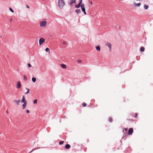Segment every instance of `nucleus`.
Listing matches in <instances>:
<instances>
[{
    "instance_id": "obj_18",
    "label": "nucleus",
    "mask_w": 153,
    "mask_h": 153,
    "mask_svg": "<svg viewBox=\"0 0 153 153\" xmlns=\"http://www.w3.org/2000/svg\"><path fill=\"white\" fill-rule=\"evenodd\" d=\"M80 5H79V4L78 5H75V7L76 8H78L80 7Z\"/></svg>"
},
{
    "instance_id": "obj_17",
    "label": "nucleus",
    "mask_w": 153,
    "mask_h": 153,
    "mask_svg": "<svg viewBox=\"0 0 153 153\" xmlns=\"http://www.w3.org/2000/svg\"><path fill=\"white\" fill-rule=\"evenodd\" d=\"M32 81L34 82H35L36 80V78L34 77L32 78Z\"/></svg>"
},
{
    "instance_id": "obj_42",
    "label": "nucleus",
    "mask_w": 153,
    "mask_h": 153,
    "mask_svg": "<svg viewBox=\"0 0 153 153\" xmlns=\"http://www.w3.org/2000/svg\"><path fill=\"white\" fill-rule=\"evenodd\" d=\"M7 112H8V111H7Z\"/></svg>"
},
{
    "instance_id": "obj_30",
    "label": "nucleus",
    "mask_w": 153,
    "mask_h": 153,
    "mask_svg": "<svg viewBox=\"0 0 153 153\" xmlns=\"http://www.w3.org/2000/svg\"><path fill=\"white\" fill-rule=\"evenodd\" d=\"M37 102V100H35L33 101V103L34 104H36Z\"/></svg>"
},
{
    "instance_id": "obj_6",
    "label": "nucleus",
    "mask_w": 153,
    "mask_h": 153,
    "mask_svg": "<svg viewBox=\"0 0 153 153\" xmlns=\"http://www.w3.org/2000/svg\"><path fill=\"white\" fill-rule=\"evenodd\" d=\"M133 131V129L132 128H130L128 131V133L129 135L131 134Z\"/></svg>"
},
{
    "instance_id": "obj_15",
    "label": "nucleus",
    "mask_w": 153,
    "mask_h": 153,
    "mask_svg": "<svg viewBox=\"0 0 153 153\" xmlns=\"http://www.w3.org/2000/svg\"><path fill=\"white\" fill-rule=\"evenodd\" d=\"M145 50V48L143 47H141L140 48V51L141 52H143Z\"/></svg>"
},
{
    "instance_id": "obj_9",
    "label": "nucleus",
    "mask_w": 153,
    "mask_h": 153,
    "mask_svg": "<svg viewBox=\"0 0 153 153\" xmlns=\"http://www.w3.org/2000/svg\"><path fill=\"white\" fill-rule=\"evenodd\" d=\"M21 102H23L24 103L25 102H27L24 96H23L22 99L21 100Z\"/></svg>"
},
{
    "instance_id": "obj_27",
    "label": "nucleus",
    "mask_w": 153,
    "mask_h": 153,
    "mask_svg": "<svg viewBox=\"0 0 153 153\" xmlns=\"http://www.w3.org/2000/svg\"><path fill=\"white\" fill-rule=\"evenodd\" d=\"M138 116V114L137 113H135L134 114V117L135 118H136Z\"/></svg>"
},
{
    "instance_id": "obj_39",
    "label": "nucleus",
    "mask_w": 153,
    "mask_h": 153,
    "mask_svg": "<svg viewBox=\"0 0 153 153\" xmlns=\"http://www.w3.org/2000/svg\"><path fill=\"white\" fill-rule=\"evenodd\" d=\"M125 130L126 131H127V128H125Z\"/></svg>"
},
{
    "instance_id": "obj_3",
    "label": "nucleus",
    "mask_w": 153,
    "mask_h": 153,
    "mask_svg": "<svg viewBox=\"0 0 153 153\" xmlns=\"http://www.w3.org/2000/svg\"><path fill=\"white\" fill-rule=\"evenodd\" d=\"M45 42V39L43 38H41L40 39H39V45H41L44 42Z\"/></svg>"
},
{
    "instance_id": "obj_23",
    "label": "nucleus",
    "mask_w": 153,
    "mask_h": 153,
    "mask_svg": "<svg viewBox=\"0 0 153 153\" xmlns=\"http://www.w3.org/2000/svg\"><path fill=\"white\" fill-rule=\"evenodd\" d=\"M112 119L111 117H109V121L110 122H111L112 121Z\"/></svg>"
},
{
    "instance_id": "obj_20",
    "label": "nucleus",
    "mask_w": 153,
    "mask_h": 153,
    "mask_svg": "<svg viewBox=\"0 0 153 153\" xmlns=\"http://www.w3.org/2000/svg\"><path fill=\"white\" fill-rule=\"evenodd\" d=\"M26 88V89L27 90V91H26V92L25 93V94H27L29 93V89H27V88Z\"/></svg>"
},
{
    "instance_id": "obj_14",
    "label": "nucleus",
    "mask_w": 153,
    "mask_h": 153,
    "mask_svg": "<svg viewBox=\"0 0 153 153\" xmlns=\"http://www.w3.org/2000/svg\"><path fill=\"white\" fill-rule=\"evenodd\" d=\"M96 49L98 51H100V48L99 46H97L96 47Z\"/></svg>"
},
{
    "instance_id": "obj_36",
    "label": "nucleus",
    "mask_w": 153,
    "mask_h": 153,
    "mask_svg": "<svg viewBox=\"0 0 153 153\" xmlns=\"http://www.w3.org/2000/svg\"><path fill=\"white\" fill-rule=\"evenodd\" d=\"M26 112L27 113H29L30 112V111L28 110H27L26 111Z\"/></svg>"
},
{
    "instance_id": "obj_16",
    "label": "nucleus",
    "mask_w": 153,
    "mask_h": 153,
    "mask_svg": "<svg viewBox=\"0 0 153 153\" xmlns=\"http://www.w3.org/2000/svg\"><path fill=\"white\" fill-rule=\"evenodd\" d=\"M76 12L77 14H79L80 13L81 10L80 9H78L76 10Z\"/></svg>"
},
{
    "instance_id": "obj_5",
    "label": "nucleus",
    "mask_w": 153,
    "mask_h": 153,
    "mask_svg": "<svg viewBox=\"0 0 153 153\" xmlns=\"http://www.w3.org/2000/svg\"><path fill=\"white\" fill-rule=\"evenodd\" d=\"M21 87V85L20 83V82L19 81H18L17 83V85L16 88H20Z\"/></svg>"
},
{
    "instance_id": "obj_38",
    "label": "nucleus",
    "mask_w": 153,
    "mask_h": 153,
    "mask_svg": "<svg viewBox=\"0 0 153 153\" xmlns=\"http://www.w3.org/2000/svg\"><path fill=\"white\" fill-rule=\"evenodd\" d=\"M84 13L85 15H86V12H85V11L83 12Z\"/></svg>"
},
{
    "instance_id": "obj_25",
    "label": "nucleus",
    "mask_w": 153,
    "mask_h": 153,
    "mask_svg": "<svg viewBox=\"0 0 153 153\" xmlns=\"http://www.w3.org/2000/svg\"><path fill=\"white\" fill-rule=\"evenodd\" d=\"M64 143V141H62L59 142V144L60 145H62L63 143Z\"/></svg>"
},
{
    "instance_id": "obj_7",
    "label": "nucleus",
    "mask_w": 153,
    "mask_h": 153,
    "mask_svg": "<svg viewBox=\"0 0 153 153\" xmlns=\"http://www.w3.org/2000/svg\"><path fill=\"white\" fill-rule=\"evenodd\" d=\"M106 45L108 46L109 49L110 51H111V44L110 43L107 42L106 43Z\"/></svg>"
},
{
    "instance_id": "obj_1",
    "label": "nucleus",
    "mask_w": 153,
    "mask_h": 153,
    "mask_svg": "<svg viewBox=\"0 0 153 153\" xmlns=\"http://www.w3.org/2000/svg\"><path fill=\"white\" fill-rule=\"evenodd\" d=\"M64 0H58V5L59 7H62L65 5Z\"/></svg>"
},
{
    "instance_id": "obj_19",
    "label": "nucleus",
    "mask_w": 153,
    "mask_h": 153,
    "mask_svg": "<svg viewBox=\"0 0 153 153\" xmlns=\"http://www.w3.org/2000/svg\"><path fill=\"white\" fill-rule=\"evenodd\" d=\"M144 7L146 9H147L148 8V6L147 5H144Z\"/></svg>"
},
{
    "instance_id": "obj_35",
    "label": "nucleus",
    "mask_w": 153,
    "mask_h": 153,
    "mask_svg": "<svg viewBox=\"0 0 153 153\" xmlns=\"http://www.w3.org/2000/svg\"><path fill=\"white\" fill-rule=\"evenodd\" d=\"M82 1L80 0V1L79 3V5H81L82 4Z\"/></svg>"
},
{
    "instance_id": "obj_21",
    "label": "nucleus",
    "mask_w": 153,
    "mask_h": 153,
    "mask_svg": "<svg viewBox=\"0 0 153 153\" xmlns=\"http://www.w3.org/2000/svg\"><path fill=\"white\" fill-rule=\"evenodd\" d=\"M24 79L26 81L27 79V77L25 75L24 76Z\"/></svg>"
},
{
    "instance_id": "obj_29",
    "label": "nucleus",
    "mask_w": 153,
    "mask_h": 153,
    "mask_svg": "<svg viewBox=\"0 0 153 153\" xmlns=\"http://www.w3.org/2000/svg\"><path fill=\"white\" fill-rule=\"evenodd\" d=\"M82 10L83 12H84L85 11V7H83V8H82Z\"/></svg>"
},
{
    "instance_id": "obj_34",
    "label": "nucleus",
    "mask_w": 153,
    "mask_h": 153,
    "mask_svg": "<svg viewBox=\"0 0 153 153\" xmlns=\"http://www.w3.org/2000/svg\"><path fill=\"white\" fill-rule=\"evenodd\" d=\"M62 43L64 45H65L66 44V42L65 41L63 42Z\"/></svg>"
},
{
    "instance_id": "obj_4",
    "label": "nucleus",
    "mask_w": 153,
    "mask_h": 153,
    "mask_svg": "<svg viewBox=\"0 0 153 153\" xmlns=\"http://www.w3.org/2000/svg\"><path fill=\"white\" fill-rule=\"evenodd\" d=\"M76 0H70L68 2V4L70 5H72L73 3H76Z\"/></svg>"
},
{
    "instance_id": "obj_10",
    "label": "nucleus",
    "mask_w": 153,
    "mask_h": 153,
    "mask_svg": "<svg viewBox=\"0 0 153 153\" xmlns=\"http://www.w3.org/2000/svg\"><path fill=\"white\" fill-rule=\"evenodd\" d=\"M27 105V102H25V103H24L22 105V109H24L25 107H26Z\"/></svg>"
},
{
    "instance_id": "obj_22",
    "label": "nucleus",
    "mask_w": 153,
    "mask_h": 153,
    "mask_svg": "<svg viewBox=\"0 0 153 153\" xmlns=\"http://www.w3.org/2000/svg\"><path fill=\"white\" fill-rule=\"evenodd\" d=\"M45 51L47 52H48L50 53L49 49L48 48H46Z\"/></svg>"
},
{
    "instance_id": "obj_26",
    "label": "nucleus",
    "mask_w": 153,
    "mask_h": 153,
    "mask_svg": "<svg viewBox=\"0 0 153 153\" xmlns=\"http://www.w3.org/2000/svg\"><path fill=\"white\" fill-rule=\"evenodd\" d=\"M80 7L82 8H83V7H85L84 5V4H81L80 5Z\"/></svg>"
},
{
    "instance_id": "obj_31",
    "label": "nucleus",
    "mask_w": 153,
    "mask_h": 153,
    "mask_svg": "<svg viewBox=\"0 0 153 153\" xmlns=\"http://www.w3.org/2000/svg\"><path fill=\"white\" fill-rule=\"evenodd\" d=\"M28 67L29 68H30L31 67V65L30 63H28L27 64Z\"/></svg>"
},
{
    "instance_id": "obj_40",
    "label": "nucleus",
    "mask_w": 153,
    "mask_h": 153,
    "mask_svg": "<svg viewBox=\"0 0 153 153\" xmlns=\"http://www.w3.org/2000/svg\"><path fill=\"white\" fill-rule=\"evenodd\" d=\"M12 19H11L10 20V22H11V21H12Z\"/></svg>"
},
{
    "instance_id": "obj_32",
    "label": "nucleus",
    "mask_w": 153,
    "mask_h": 153,
    "mask_svg": "<svg viewBox=\"0 0 153 153\" xmlns=\"http://www.w3.org/2000/svg\"><path fill=\"white\" fill-rule=\"evenodd\" d=\"M77 62L79 63H81L82 62V61L80 59H78L77 60Z\"/></svg>"
},
{
    "instance_id": "obj_37",
    "label": "nucleus",
    "mask_w": 153,
    "mask_h": 153,
    "mask_svg": "<svg viewBox=\"0 0 153 153\" xmlns=\"http://www.w3.org/2000/svg\"><path fill=\"white\" fill-rule=\"evenodd\" d=\"M26 5V7H27V8H30L29 7L28 5Z\"/></svg>"
},
{
    "instance_id": "obj_24",
    "label": "nucleus",
    "mask_w": 153,
    "mask_h": 153,
    "mask_svg": "<svg viewBox=\"0 0 153 153\" xmlns=\"http://www.w3.org/2000/svg\"><path fill=\"white\" fill-rule=\"evenodd\" d=\"M86 105H87V104L85 102H83L82 103V106L83 107H85L86 106Z\"/></svg>"
},
{
    "instance_id": "obj_12",
    "label": "nucleus",
    "mask_w": 153,
    "mask_h": 153,
    "mask_svg": "<svg viewBox=\"0 0 153 153\" xmlns=\"http://www.w3.org/2000/svg\"><path fill=\"white\" fill-rule=\"evenodd\" d=\"M61 66L63 68H66L67 67L66 65L63 64H61Z\"/></svg>"
},
{
    "instance_id": "obj_33",
    "label": "nucleus",
    "mask_w": 153,
    "mask_h": 153,
    "mask_svg": "<svg viewBox=\"0 0 153 153\" xmlns=\"http://www.w3.org/2000/svg\"><path fill=\"white\" fill-rule=\"evenodd\" d=\"M36 149V148H35V149H33L31 151H30V152H29V153H30L32 152L35 149Z\"/></svg>"
},
{
    "instance_id": "obj_28",
    "label": "nucleus",
    "mask_w": 153,
    "mask_h": 153,
    "mask_svg": "<svg viewBox=\"0 0 153 153\" xmlns=\"http://www.w3.org/2000/svg\"><path fill=\"white\" fill-rule=\"evenodd\" d=\"M9 10L12 13L14 12V11L10 7L9 8Z\"/></svg>"
},
{
    "instance_id": "obj_13",
    "label": "nucleus",
    "mask_w": 153,
    "mask_h": 153,
    "mask_svg": "<svg viewBox=\"0 0 153 153\" xmlns=\"http://www.w3.org/2000/svg\"><path fill=\"white\" fill-rule=\"evenodd\" d=\"M20 101V100H14V102H15L17 105H19Z\"/></svg>"
},
{
    "instance_id": "obj_2",
    "label": "nucleus",
    "mask_w": 153,
    "mask_h": 153,
    "mask_svg": "<svg viewBox=\"0 0 153 153\" xmlns=\"http://www.w3.org/2000/svg\"><path fill=\"white\" fill-rule=\"evenodd\" d=\"M40 26L41 27H45L47 24V21L45 20H43V21H41L40 22Z\"/></svg>"
},
{
    "instance_id": "obj_8",
    "label": "nucleus",
    "mask_w": 153,
    "mask_h": 153,
    "mask_svg": "<svg viewBox=\"0 0 153 153\" xmlns=\"http://www.w3.org/2000/svg\"><path fill=\"white\" fill-rule=\"evenodd\" d=\"M141 4L140 3H138V4L136 3H134L133 4V6L134 7H140V5Z\"/></svg>"
},
{
    "instance_id": "obj_41",
    "label": "nucleus",
    "mask_w": 153,
    "mask_h": 153,
    "mask_svg": "<svg viewBox=\"0 0 153 153\" xmlns=\"http://www.w3.org/2000/svg\"><path fill=\"white\" fill-rule=\"evenodd\" d=\"M91 4H92V1H91Z\"/></svg>"
},
{
    "instance_id": "obj_11",
    "label": "nucleus",
    "mask_w": 153,
    "mask_h": 153,
    "mask_svg": "<svg viewBox=\"0 0 153 153\" xmlns=\"http://www.w3.org/2000/svg\"><path fill=\"white\" fill-rule=\"evenodd\" d=\"M71 146L69 144H67L65 146V148L67 149L70 148Z\"/></svg>"
}]
</instances>
